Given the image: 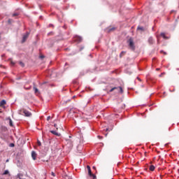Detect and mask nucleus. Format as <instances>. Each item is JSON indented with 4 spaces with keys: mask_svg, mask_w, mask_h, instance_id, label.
Segmentation results:
<instances>
[{
    "mask_svg": "<svg viewBox=\"0 0 179 179\" xmlns=\"http://www.w3.org/2000/svg\"><path fill=\"white\" fill-rule=\"evenodd\" d=\"M87 169L88 171V176H90V177H92V179H96V175L92 173V169H90V166L87 165Z\"/></svg>",
    "mask_w": 179,
    "mask_h": 179,
    "instance_id": "1",
    "label": "nucleus"
},
{
    "mask_svg": "<svg viewBox=\"0 0 179 179\" xmlns=\"http://www.w3.org/2000/svg\"><path fill=\"white\" fill-rule=\"evenodd\" d=\"M66 142L67 148H69V149H72V148H73V141H72V140L68 139L66 140Z\"/></svg>",
    "mask_w": 179,
    "mask_h": 179,
    "instance_id": "2",
    "label": "nucleus"
},
{
    "mask_svg": "<svg viewBox=\"0 0 179 179\" xmlns=\"http://www.w3.org/2000/svg\"><path fill=\"white\" fill-rule=\"evenodd\" d=\"M22 114H24L25 117H31V113H30L29 110L26 109H24L22 110Z\"/></svg>",
    "mask_w": 179,
    "mask_h": 179,
    "instance_id": "3",
    "label": "nucleus"
},
{
    "mask_svg": "<svg viewBox=\"0 0 179 179\" xmlns=\"http://www.w3.org/2000/svg\"><path fill=\"white\" fill-rule=\"evenodd\" d=\"M129 46L130 47V48H131L132 50H135V45L134 44V40H132L131 38H130L129 40Z\"/></svg>",
    "mask_w": 179,
    "mask_h": 179,
    "instance_id": "4",
    "label": "nucleus"
},
{
    "mask_svg": "<svg viewBox=\"0 0 179 179\" xmlns=\"http://www.w3.org/2000/svg\"><path fill=\"white\" fill-rule=\"evenodd\" d=\"M118 89H119L120 93H124V90H122V87H115L110 89V92H114V90H118Z\"/></svg>",
    "mask_w": 179,
    "mask_h": 179,
    "instance_id": "5",
    "label": "nucleus"
},
{
    "mask_svg": "<svg viewBox=\"0 0 179 179\" xmlns=\"http://www.w3.org/2000/svg\"><path fill=\"white\" fill-rule=\"evenodd\" d=\"M30 34L29 32H27L26 34H24L22 37V43H25L26 42V40H27V38H29V35Z\"/></svg>",
    "mask_w": 179,
    "mask_h": 179,
    "instance_id": "6",
    "label": "nucleus"
},
{
    "mask_svg": "<svg viewBox=\"0 0 179 179\" xmlns=\"http://www.w3.org/2000/svg\"><path fill=\"white\" fill-rule=\"evenodd\" d=\"M83 38L80 36H76L74 38V41H76L77 43H81Z\"/></svg>",
    "mask_w": 179,
    "mask_h": 179,
    "instance_id": "7",
    "label": "nucleus"
},
{
    "mask_svg": "<svg viewBox=\"0 0 179 179\" xmlns=\"http://www.w3.org/2000/svg\"><path fill=\"white\" fill-rule=\"evenodd\" d=\"M115 27H108V28H106V31L108 33H111V31H114V30H115Z\"/></svg>",
    "mask_w": 179,
    "mask_h": 179,
    "instance_id": "8",
    "label": "nucleus"
},
{
    "mask_svg": "<svg viewBox=\"0 0 179 179\" xmlns=\"http://www.w3.org/2000/svg\"><path fill=\"white\" fill-rule=\"evenodd\" d=\"M31 157H32L33 160H36V159L37 157V153H36L35 151L31 152Z\"/></svg>",
    "mask_w": 179,
    "mask_h": 179,
    "instance_id": "9",
    "label": "nucleus"
},
{
    "mask_svg": "<svg viewBox=\"0 0 179 179\" xmlns=\"http://www.w3.org/2000/svg\"><path fill=\"white\" fill-rule=\"evenodd\" d=\"M51 134H52L53 135H55L56 136H59L61 135V134L54 131V130H52L50 131Z\"/></svg>",
    "mask_w": 179,
    "mask_h": 179,
    "instance_id": "10",
    "label": "nucleus"
},
{
    "mask_svg": "<svg viewBox=\"0 0 179 179\" xmlns=\"http://www.w3.org/2000/svg\"><path fill=\"white\" fill-rule=\"evenodd\" d=\"M160 36H161V37H163L164 38V40L169 39V37L166 36V34H164V32H162L160 34Z\"/></svg>",
    "mask_w": 179,
    "mask_h": 179,
    "instance_id": "11",
    "label": "nucleus"
},
{
    "mask_svg": "<svg viewBox=\"0 0 179 179\" xmlns=\"http://www.w3.org/2000/svg\"><path fill=\"white\" fill-rule=\"evenodd\" d=\"M126 54H127L126 51H122L120 54V58H122L124 55H125Z\"/></svg>",
    "mask_w": 179,
    "mask_h": 179,
    "instance_id": "12",
    "label": "nucleus"
},
{
    "mask_svg": "<svg viewBox=\"0 0 179 179\" xmlns=\"http://www.w3.org/2000/svg\"><path fill=\"white\" fill-rule=\"evenodd\" d=\"M5 104H6V101L2 100V101L0 102V107H2V106H5Z\"/></svg>",
    "mask_w": 179,
    "mask_h": 179,
    "instance_id": "13",
    "label": "nucleus"
},
{
    "mask_svg": "<svg viewBox=\"0 0 179 179\" xmlns=\"http://www.w3.org/2000/svg\"><path fill=\"white\" fill-rule=\"evenodd\" d=\"M34 90L35 94H37V93H40L38 92V89H37V87H34Z\"/></svg>",
    "mask_w": 179,
    "mask_h": 179,
    "instance_id": "14",
    "label": "nucleus"
},
{
    "mask_svg": "<svg viewBox=\"0 0 179 179\" xmlns=\"http://www.w3.org/2000/svg\"><path fill=\"white\" fill-rule=\"evenodd\" d=\"M150 171H155V166L150 165Z\"/></svg>",
    "mask_w": 179,
    "mask_h": 179,
    "instance_id": "15",
    "label": "nucleus"
},
{
    "mask_svg": "<svg viewBox=\"0 0 179 179\" xmlns=\"http://www.w3.org/2000/svg\"><path fill=\"white\" fill-rule=\"evenodd\" d=\"M9 125L10 127H13V122H12V119L9 120Z\"/></svg>",
    "mask_w": 179,
    "mask_h": 179,
    "instance_id": "16",
    "label": "nucleus"
},
{
    "mask_svg": "<svg viewBox=\"0 0 179 179\" xmlns=\"http://www.w3.org/2000/svg\"><path fill=\"white\" fill-rule=\"evenodd\" d=\"M3 174V176H6V175L9 174V171L6 170Z\"/></svg>",
    "mask_w": 179,
    "mask_h": 179,
    "instance_id": "17",
    "label": "nucleus"
},
{
    "mask_svg": "<svg viewBox=\"0 0 179 179\" xmlns=\"http://www.w3.org/2000/svg\"><path fill=\"white\" fill-rule=\"evenodd\" d=\"M137 29L141 30L142 31H143V30H145L143 27H138L137 28Z\"/></svg>",
    "mask_w": 179,
    "mask_h": 179,
    "instance_id": "18",
    "label": "nucleus"
},
{
    "mask_svg": "<svg viewBox=\"0 0 179 179\" xmlns=\"http://www.w3.org/2000/svg\"><path fill=\"white\" fill-rule=\"evenodd\" d=\"M20 65H21L23 67H24V63L20 62Z\"/></svg>",
    "mask_w": 179,
    "mask_h": 179,
    "instance_id": "19",
    "label": "nucleus"
},
{
    "mask_svg": "<svg viewBox=\"0 0 179 179\" xmlns=\"http://www.w3.org/2000/svg\"><path fill=\"white\" fill-rule=\"evenodd\" d=\"M65 179H72L71 176H66Z\"/></svg>",
    "mask_w": 179,
    "mask_h": 179,
    "instance_id": "20",
    "label": "nucleus"
},
{
    "mask_svg": "<svg viewBox=\"0 0 179 179\" xmlns=\"http://www.w3.org/2000/svg\"><path fill=\"white\" fill-rule=\"evenodd\" d=\"M18 15H19V14H17V13H13V17H15V16H18Z\"/></svg>",
    "mask_w": 179,
    "mask_h": 179,
    "instance_id": "21",
    "label": "nucleus"
},
{
    "mask_svg": "<svg viewBox=\"0 0 179 179\" xmlns=\"http://www.w3.org/2000/svg\"><path fill=\"white\" fill-rule=\"evenodd\" d=\"M10 146L11 148H14V147H15V144L10 143Z\"/></svg>",
    "mask_w": 179,
    "mask_h": 179,
    "instance_id": "22",
    "label": "nucleus"
},
{
    "mask_svg": "<svg viewBox=\"0 0 179 179\" xmlns=\"http://www.w3.org/2000/svg\"><path fill=\"white\" fill-rule=\"evenodd\" d=\"M49 120H51V116H48L47 121H48Z\"/></svg>",
    "mask_w": 179,
    "mask_h": 179,
    "instance_id": "23",
    "label": "nucleus"
},
{
    "mask_svg": "<svg viewBox=\"0 0 179 179\" xmlns=\"http://www.w3.org/2000/svg\"><path fill=\"white\" fill-rule=\"evenodd\" d=\"M51 176H52L53 177H55V173L54 172H52Z\"/></svg>",
    "mask_w": 179,
    "mask_h": 179,
    "instance_id": "24",
    "label": "nucleus"
},
{
    "mask_svg": "<svg viewBox=\"0 0 179 179\" xmlns=\"http://www.w3.org/2000/svg\"><path fill=\"white\" fill-rule=\"evenodd\" d=\"M38 146H41V142L38 141Z\"/></svg>",
    "mask_w": 179,
    "mask_h": 179,
    "instance_id": "25",
    "label": "nucleus"
},
{
    "mask_svg": "<svg viewBox=\"0 0 179 179\" xmlns=\"http://www.w3.org/2000/svg\"><path fill=\"white\" fill-rule=\"evenodd\" d=\"M99 139H103V136H98Z\"/></svg>",
    "mask_w": 179,
    "mask_h": 179,
    "instance_id": "26",
    "label": "nucleus"
},
{
    "mask_svg": "<svg viewBox=\"0 0 179 179\" xmlns=\"http://www.w3.org/2000/svg\"><path fill=\"white\" fill-rule=\"evenodd\" d=\"M54 127H55V128H56L57 129H58V127H57V124H54Z\"/></svg>",
    "mask_w": 179,
    "mask_h": 179,
    "instance_id": "27",
    "label": "nucleus"
},
{
    "mask_svg": "<svg viewBox=\"0 0 179 179\" xmlns=\"http://www.w3.org/2000/svg\"><path fill=\"white\" fill-rule=\"evenodd\" d=\"M40 58H44V55L40 56Z\"/></svg>",
    "mask_w": 179,
    "mask_h": 179,
    "instance_id": "28",
    "label": "nucleus"
},
{
    "mask_svg": "<svg viewBox=\"0 0 179 179\" xmlns=\"http://www.w3.org/2000/svg\"><path fill=\"white\" fill-rule=\"evenodd\" d=\"M12 65H15V63L13 62H11Z\"/></svg>",
    "mask_w": 179,
    "mask_h": 179,
    "instance_id": "29",
    "label": "nucleus"
},
{
    "mask_svg": "<svg viewBox=\"0 0 179 179\" xmlns=\"http://www.w3.org/2000/svg\"><path fill=\"white\" fill-rule=\"evenodd\" d=\"M156 71H160V69H156Z\"/></svg>",
    "mask_w": 179,
    "mask_h": 179,
    "instance_id": "30",
    "label": "nucleus"
},
{
    "mask_svg": "<svg viewBox=\"0 0 179 179\" xmlns=\"http://www.w3.org/2000/svg\"><path fill=\"white\" fill-rule=\"evenodd\" d=\"M94 170H96V166H93Z\"/></svg>",
    "mask_w": 179,
    "mask_h": 179,
    "instance_id": "31",
    "label": "nucleus"
},
{
    "mask_svg": "<svg viewBox=\"0 0 179 179\" xmlns=\"http://www.w3.org/2000/svg\"><path fill=\"white\" fill-rule=\"evenodd\" d=\"M106 131H108V129L106 128Z\"/></svg>",
    "mask_w": 179,
    "mask_h": 179,
    "instance_id": "32",
    "label": "nucleus"
},
{
    "mask_svg": "<svg viewBox=\"0 0 179 179\" xmlns=\"http://www.w3.org/2000/svg\"><path fill=\"white\" fill-rule=\"evenodd\" d=\"M0 68H2V65H0Z\"/></svg>",
    "mask_w": 179,
    "mask_h": 179,
    "instance_id": "33",
    "label": "nucleus"
},
{
    "mask_svg": "<svg viewBox=\"0 0 179 179\" xmlns=\"http://www.w3.org/2000/svg\"><path fill=\"white\" fill-rule=\"evenodd\" d=\"M25 89H27V90H29V89H30V88H25Z\"/></svg>",
    "mask_w": 179,
    "mask_h": 179,
    "instance_id": "34",
    "label": "nucleus"
},
{
    "mask_svg": "<svg viewBox=\"0 0 179 179\" xmlns=\"http://www.w3.org/2000/svg\"><path fill=\"white\" fill-rule=\"evenodd\" d=\"M0 40H1V34H0Z\"/></svg>",
    "mask_w": 179,
    "mask_h": 179,
    "instance_id": "35",
    "label": "nucleus"
},
{
    "mask_svg": "<svg viewBox=\"0 0 179 179\" xmlns=\"http://www.w3.org/2000/svg\"><path fill=\"white\" fill-rule=\"evenodd\" d=\"M4 129H5V131H6V128H5Z\"/></svg>",
    "mask_w": 179,
    "mask_h": 179,
    "instance_id": "36",
    "label": "nucleus"
}]
</instances>
